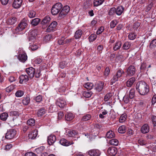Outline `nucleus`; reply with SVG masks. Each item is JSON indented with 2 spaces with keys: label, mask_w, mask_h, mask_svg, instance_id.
Masks as SVG:
<instances>
[{
  "label": "nucleus",
  "mask_w": 156,
  "mask_h": 156,
  "mask_svg": "<svg viewBox=\"0 0 156 156\" xmlns=\"http://www.w3.org/2000/svg\"><path fill=\"white\" fill-rule=\"evenodd\" d=\"M127 115L126 114H122L120 117L119 121L120 122H122L126 120Z\"/></svg>",
  "instance_id": "46"
},
{
  "label": "nucleus",
  "mask_w": 156,
  "mask_h": 156,
  "mask_svg": "<svg viewBox=\"0 0 156 156\" xmlns=\"http://www.w3.org/2000/svg\"><path fill=\"white\" fill-rule=\"evenodd\" d=\"M124 7L122 5L118 6L116 8V14L118 16L121 15L123 12Z\"/></svg>",
  "instance_id": "23"
},
{
  "label": "nucleus",
  "mask_w": 156,
  "mask_h": 156,
  "mask_svg": "<svg viewBox=\"0 0 156 156\" xmlns=\"http://www.w3.org/2000/svg\"><path fill=\"white\" fill-rule=\"evenodd\" d=\"M91 115L89 114L83 116L81 119V120L85 121L89 120L91 118Z\"/></svg>",
  "instance_id": "48"
},
{
  "label": "nucleus",
  "mask_w": 156,
  "mask_h": 156,
  "mask_svg": "<svg viewBox=\"0 0 156 156\" xmlns=\"http://www.w3.org/2000/svg\"><path fill=\"white\" fill-rule=\"evenodd\" d=\"M97 36L95 34H92L89 37V40L90 42L94 41L96 38Z\"/></svg>",
  "instance_id": "54"
},
{
  "label": "nucleus",
  "mask_w": 156,
  "mask_h": 156,
  "mask_svg": "<svg viewBox=\"0 0 156 156\" xmlns=\"http://www.w3.org/2000/svg\"><path fill=\"white\" fill-rule=\"evenodd\" d=\"M59 143L62 145L65 146H68L74 144L73 141H68L64 138L60 140Z\"/></svg>",
  "instance_id": "15"
},
{
  "label": "nucleus",
  "mask_w": 156,
  "mask_h": 156,
  "mask_svg": "<svg viewBox=\"0 0 156 156\" xmlns=\"http://www.w3.org/2000/svg\"><path fill=\"white\" fill-rule=\"evenodd\" d=\"M27 123L30 126H34L35 125V120L33 119H30L27 120Z\"/></svg>",
  "instance_id": "41"
},
{
  "label": "nucleus",
  "mask_w": 156,
  "mask_h": 156,
  "mask_svg": "<svg viewBox=\"0 0 156 156\" xmlns=\"http://www.w3.org/2000/svg\"><path fill=\"white\" fill-rule=\"evenodd\" d=\"M66 103L65 100L61 98H58L56 102V105L61 108L64 107Z\"/></svg>",
  "instance_id": "13"
},
{
  "label": "nucleus",
  "mask_w": 156,
  "mask_h": 156,
  "mask_svg": "<svg viewBox=\"0 0 156 156\" xmlns=\"http://www.w3.org/2000/svg\"><path fill=\"white\" fill-rule=\"evenodd\" d=\"M56 110V106L55 105H51L48 108V111L51 113L55 112Z\"/></svg>",
  "instance_id": "38"
},
{
  "label": "nucleus",
  "mask_w": 156,
  "mask_h": 156,
  "mask_svg": "<svg viewBox=\"0 0 156 156\" xmlns=\"http://www.w3.org/2000/svg\"><path fill=\"white\" fill-rule=\"evenodd\" d=\"M25 156H37V155L32 152H29L25 154Z\"/></svg>",
  "instance_id": "64"
},
{
  "label": "nucleus",
  "mask_w": 156,
  "mask_h": 156,
  "mask_svg": "<svg viewBox=\"0 0 156 156\" xmlns=\"http://www.w3.org/2000/svg\"><path fill=\"white\" fill-rule=\"evenodd\" d=\"M92 94V93L91 92H85L83 93V94L85 97L87 98H89L91 96Z\"/></svg>",
  "instance_id": "61"
},
{
  "label": "nucleus",
  "mask_w": 156,
  "mask_h": 156,
  "mask_svg": "<svg viewBox=\"0 0 156 156\" xmlns=\"http://www.w3.org/2000/svg\"><path fill=\"white\" fill-rule=\"evenodd\" d=\"M23 94L24 92L20 90L17 91L15 93L16 96L18 97H21L23 96Z\"/></svg>",
  "instance_id": "53"
},
{
  "label": "nucleus",
  "mask_w": 156,
  "mask_h": 156,
  "mask_svg": "<svg viewBox=\"0 0 156 156\" xmlns=\"http://www.w3.org/2000/svg\"><path fill=\"white\" fill-rule=\"evenodd\" d=\"M122 43L120 41H118L115 44L113 47V49L114 51H116L119 49L121 46Z\"/></svg>",
  "instance_id": "27"
},
{
  "label": "nucleus",
  "mask_w": 156,
  "mask_h": 156,
  "mask_svg": "<svg viewBox=\"0 0 156 156\" xmlns=\"http://www.w3.org/2000/svg\"><path fill=\"white\" fill-rule=\"evenodd\" d=\"M77 132L75 130H70L67 133L68 136L70 137H74L75 136L77 135Z\"/></svg>",
  "instance_id": "35"
},
{
  "label": "nucleus",
  "mask_w": 156,
  "mask_h": 156,
  "mask_svg": "<svg viewBox=\"0 0 156 156\" xmlns=\"http://www.w3.org/2000/svg\"><path fill=\"white\" fill-rule=\"evenodd\" d=\"M28 25V21L25 19H24L19 24L18 26L16 28L15 32L16 34L19 33L25 29Z\"/></svg>",
  "instance_id": "2"
},
{
  "label": "nucleus",
  "mask_w": 156,
  "mask_h": 156,
  "mask_svg": "<svg viewBox=\"0 0 156 156\" xmlns=\"http://www.w3.org/2000/svg\"><path fill=\"white\" fill-rule=\"evenodd\" d=\"M37 35V31L36 30L30 31L28 33V37L29 41L34 39Z\"/></svg>",
  "instance_id": "10"
},
{
  "label": "nucleus",
  "mask_w": 156,
  "mask_h": 156,
  "mask_svg": "<svg viewBox=\"0 0 156 156\" xmlns=\"http://www.w3.org/2000/svg\"><path fill=\"white\" fill-rule=\"evenodd\" d=\"M115 134L112 131H109L107 132L106 134V137L108 138H112L115 137Z\"/></svg>",
  "instance_id": "31"
},
{
  "label": "nucleus",
  "mask_w": 156,
  "mask_h": 156,
  "mask_svg": "<svg viewBox=\"0 0 156 156\" xmlns=\"http://www.w3.org/2000/svg\"><path fill=\"white\" fill-rule=\"evenodd\" d=\"M141 131L144 134L146 133L149 132V127L147 124H145L141 127Z\"/></svg>",
  "instance_id": "18"
},
{
  "label": "nucleus",
  "mask_w": 156,
  "mask_h": 156,
  "mask_svg": "<svg viewBox=\"0 0 156 156\" xmlns=\"http://www.w3.org/2000/svg\"><path fill=\"white\" fill-rule=\"evenodd\" d=\"M116 13V8H111L108 11V14L110 16H113Z\"/></svg>",
  "instance_id": "39"
},
{
  "label": "nucleus",
  "mask_w": 156,
  "mask_h": 156,
  "mask_svg": "<svg viewBox=\"0 0 156 156\" xmlns=\"http://www.w3.org/2000/svg\"><path fill=\"white\" fill-rule=\"evenodd\" d=\"M109 143L112 145L117 146L119 144L118 140L116 139H112L109 141Z\"/></svg>",
  "instance_id": "37"
},
{
  "label": "nucleus",
  "mask_w": 156,
  "mask_h": 156,
  "mask_svg": "<svg viewBox=\"0 0 156 156\" xmlns=\"http://www.w3.org/2000/svg\"><path fill=\"white\" fill-rule=\"evenodd\" d=\"M59 12L60 11H59L58 9H57L54 7L52 6V7L51 12L52 15H56L58 14Z\"/></svg>",
  "instance_id": "47"
},
{
  "label": "nucleus",
  "mask_w": 156,
  "mask_h": 156,
  "mask_svg": "<svg viewBox=\"0 0 156 156\" xmlns=\"http://www.w3.org/2000/svg\"><path fill=\"white\" fill-rule=\"evenodd\" d=\"M58 43L59 45H63L65 44L64 37H62L58 40Z\"/></svg>",
  "instance_id": "60"
},
{
  "label": "nucleus",
  "mask_w": 156,
  "mask_h": 156,
  "mask_svg": "<svg viewBox=\"0 0 156 156\" xmlns=\"http://www.w3.org/2000/svg\"><path fill=\"white\" fill-rule=\"evenodd\" d=\"M136 68L134 66H130L126 69V75L129 76L134 75L136 73Z\"/></svg>",
  "instance_id": "6"
},
{
  "label": "nucleus",
  "mask_w": 156,
  "mask_h": 156,
  "mask_svg": "<svg viewBox=\"0 0 156 156\" xmlns=\"http://www.w3.org/2000/svg\"><path fill=\"white\" fill-rule=\"evenodd\" d=\"M135 96V90L134 88H132L129 91V98L130 99H133Z\"/></svg>",
  "instance_id": "40"
},
{
  "label": "nucleus",
  "mask_w": 156,
  "mask_h": 156,
  "mask_svg": "<svg viewBox=\"0 0 156 156\" xmlns=\"http://www.w3.org/2000/svg\"><path fill=\"white\" fill-rule=\"evenodd\" d=\"M135 81V78L134 77H132L130 78L126 83V87H131Z\"/></svg>",
  "instance_id": "19"
},
{
  "label": "nucleus",
  "mask_w": 156,
  "mask_h": 156,
  "mask_svg": "<svg viewBox=\"0 0 156 156\" xmlns=\"http://www.w3.org/2000/svg\"><path fill=\"white\" fill-rule=\"evenodd\" d=\"M104 83L102 82H99L95 85L94 89L96 93L100 92L102 90L104 87Z\"/></svg>",
  "instance_id": "12"
},
{
  "label": "nucleus",
  "mask_w": 156,
  "mask_h": 156,
  "mask_svg": "<svg viewBox=\"0 0 156 156\" xmlns=\"http://www.w3.org/2000/svg\"><path fill=\"white\" fill-rule=\"evenodd\" d=\"M74 117V115L71 113H67L66 115L65 118L67 121H70L72 120Z\"/></svg>",
  "instance_id": "26"
},
{
  "label": "nucleus",
  "mask_w": 156,
  "mask_h": 156,
  "mask_svg": "<svg viewBox=\"0 0 156 156\" xmlns=\"http://www.w3.org/2000/svg\"><path fill=\"white\" fill-rule=\"evenodd\" d=\"M136 89L140 94L142 95L147 94L149 91V86L143 81H139L136 83Z\"/></svg>",
  "instance_id": "1"
},
{
  "label": "nucleus",
  "mask_w": 156,
  "mask_h": 156,
  "mask_svg": "<svg viewBox=\"0 0 156 156\" xmlns=\"http://www.w3.org/2000/svg\"><path fill=\"white\" fill-rule=\"evenodd\" d=\"M28 77L27 75H22L20 77L19 83H25L28 80Z\"/></svg>",
  "instance_id": "20"
},
{
  "label": "nucleus",
  "mask_w": 156,
  "mask_h": 156,
  "mask_svg": "<svg viewBox=\"0 0 156 156\" xmlns=\"http://www.w3.org/2000/svg\"><path fill=\"white\" fill-rule=\"evenodd\" d=\"M118 22L116 20H114L112 21L110 23V27L111 28H113L115 27V26L117 24Z\"/></svg>",
  "instance_id": "55"
},
{
  "label": "nucleus",
  "mask_w": 156,
  "mask_h": 156,
  "mask_svg": "<svg viewBox=\"0 0 156 156\" xmlns=\"http://www.w3.org/2000/svg\"><path fill=\"white\" fill-rule=\"evenodd\" d=\"M70 10V7L68 5L64 6L59 14L58 17L61 19L65 17Z\"/></svg>",
  "instance_id": "4"
},
{
  "label": "nucleus",
  "mask_w": 156,
  "mask_h": 156,
  "mask_svg": "<svg viewBox=\"0 0 156 156\" xmlns=\"http://www.w3.org/2000/svg\"><path fill=\"white\" fill-rule=\"evenodd\" d=\"M26 71L29 77L30 78H32L34 76L35 70L33 67H31L27 68Z\"/></svg>",
  "instance_id": "9"
},
{
  "label": "nucleus",
  "mask_w": 156,
  "mask_h": 156,
  "mask_svg": "<svg viewBox=\"0 0 156 156\" xmlns=\"http://www.w3.org/2000/svg\"><path fill=\"white\" fill-rule=\"evenodd\" d=\"M136 37V34L134 33H130L128 35V38L129 39L131 40H133Z\"/></svg>",
  "instance_id": "51"
},
{
  "label": "nucleus",
  "mask_w": 156,
  "mask_h": 156,
  "mask_svg": "<svg viewBox=\"0 0 156 156\" xmlns=\"http://www.w3.org/2000/svg\"><path fill=\"white\" fill-rule=\"evenodd\" d=\"M41 21L40 18H36L34 19L31 20V24L33 26H36L38 25Z\"/></svg>",
  "instance_id": "25"
},
{
  "label": "nucleus",
  "mask_w": 156,
  "mask_h": 156,
  "mask_svg": "<svg viewBox=\"0 0 156 156\" xmlns=\"http://www.w3.org/2000/svg\"><path fill=\"white\" fill-rule=\"evenodd\" d=\"M16 131L13 129L8 130L6 133L5 138L7 139H11L14 138L16 134Z\"/></svg>",
  "instance_id": "5"
},
{
  "label": "nucleus",
  "mask_w": 156,
  "mask_h": 156,
  "mask_svg": "<svg viewBox=\"0 0 156 156\" xmlns=\"http://www.w3.org/2000/svg\"><path fill=\"white\" fill-rule=\"evenodd\" d=\"M57 25V23L55 21H54L51 23L48 26L46 29V31L51 32L56 30V27Z\"/></svg>",
  "instance_id": "7"
},
{
  "label": "nucleus",
  "mask_w": 156,
  "mask_h": 156,
  "mask_svg": "<svg viewBox=\"0 0 156 156\" xmlns=\"http://www.w3.org/2000/svg\"><path fill=\"white\" fill-rule=\"evenodd\" d=\"M51 20V18L49 16L44 17L41 22V24L42 25H48Z\"/></svg>",
  "instance_id": "21"
},
{
  "label": "nucleus",
  "mask_w": 156,
  "mask_h": 156,
  "mask_svg": "<svg viewBox=\"0 0 156 156\" xmlns=\"http://www.w3.org/2000/svg\"><path fill=\"white\" fill-rule=\"evenodd\" d=\"M14 88L13 86H10L5 89L6 91L7 92H10Z\"/></svg>",
  "instance_id": "59"
},
{
  "label": "nucleus",
  "mask_w": 156,
  "mask_h": 156,
  "mask_svg": "<svg viewBox=\"0 0 156 156\" xmlns=\"http://www.w3.org/2000/svg\"><path fill=\"white\" fill-rule=\"evenodd\" d=\"M126 127L124 125L120 126L118 129V132L120 133H124L126 131Z\"/></svg>",
  "instance_id": "29"
},
{
  "label": "nucleus",
  "mask_w": 156,
  "mask_h": 156,
  "mask_svg": "<svg viewBox=\"0 0 156 156\" xmlns=\"http://www.w3.org/2000/svg\"><path fill=\"white\" fill-rule=\"evenodd\" d=\"M23 104L25 105H27L30 102V98L27 95L24 97L22 100Z\"/></svg>",
  "instance_id": "30"
},
{
  "label": "nucleus",
  "mask_w": 156,
  "mask_h": 156,
  "mask_svg": "<svg viewBox=\"0 0 156 156\" xmlns=\"http://www.w3.org/2000/svg\"><path fill=\"white\" fill-rule=\"evenodd\" d=\"M53 6L58 9L60 11L62 8V5L60 3H57L55 4Z\"/></svg>",
  "instance_id": "45"
},
{
  "label": "nucleus",
  "mask_w": 156,
  "mask_h": 156,
  "mask_svg": "<svg viewBox=\"0 0 156 156\" xmlns=\"http://www.w3.org/2000/svg\"><path fill=\"white\" fill-rule=\"evenodd\" d=\"M104 0H94V6H98L101 5Z\"/></svg>",
  "instance_id": "34"
},
{
  "label": "nucleus",
  "mask_w": 156,
  "mask_h": 156,
  "mask_svg": "<svg viewBox=\"0 0 156 156\" xmlns=\"http://www.w3.org/2000/svg\"><path fill=\"white\" fill-rule=\"evenodd\" d=\"M87 153L90 156H99L101 154V153L98 149H93L88 151Z\"/></svg>",
  "instance_id": "8"
},
{
  "label": "nucleus",
  "mask_w": 156,
  "mask_h": 156,
  "mask_svg": "<svg viewBox=\"0 0 156 156\" xmlns=\"http://www.w3.org/2000/svg\"><path fill=\"white\" fill-rule=\"evenodd\" d=\"M82 31L80 30H77L75 33L74 37L76 39H78L80 38L82 34Z\"/></svg>",
  "instance_id": "28"
},
{
  "label": "nucleus",
  "mask_w": 156,
  "mask_h": 156,
  "mask_svg": "<svg viewBox=\"0 0 156 156\" xmlns=\"http://www.w3.org/2000/svg\"><path fill=\"white\" fill-rule=\"evenodd\" d=\"M19 113L16 111H11L10 112V115L12 116H16V117L19 115Z\"/></svg>",
  "instance_id": "56"
},
{
  "label": "nucleus",
  "mask_w": 156,
  "mask_h": 156,
  "mask_svg": "<svg viewBox=\"0 0 156 156\" xmlns=\"http://www.w3.org/2000/svg\"><path fill=\"white\" fill-rule=\"evenodd\" d=\"M117 152V149L114 147H111L108 148L107 151L108 154L109 156H114Z\"/></svg>",
  "instance_id": "11"
},
{
  "label": "nucleus",
  "mask_w": 156,
  "mask_h": 156,
  "mask_svg": "<svg viewBox=\"0 0 156 156\" xmlns=\"http://www.w3.org/2000/svg\"><path fill=\"white\" fill-rule=\"evenodd\" d=\"M22 0H14L12 4L13 7L16 9L19 8L22 5Z\"/></svg>",
  "instance_id": "17"
},
{
  "label": "nucleus",
  "mask_w": 156,
  "mask_h": 156,
  "mask_svg": "<svg viewBox=\"0 0 156 156\" xmlns=\"http://www.w3.org/2000/svg\"><path fill=\"white\" fill-rule=\"evenodd\" d=\"M66 64L67 63L65 61H63L59 63V67L60 68L62 69L66 66Z\"/></svg>",
  "instance_id": "57"
},
{
  "label": "nucleus",
  "mask_w": 156,
  "mask_h": 156,
  "mask_svg": "<svg viewBox=\"0 0 156 156\" xmlns=\"http://www.w3.org/2000/svg\"><path fill=\"white\" fill-rule=\"evenodd\" d=\"M28 15L30 18H34L35 16L36 12L33 10H30L29 12Z\"/></svg>",
  "instance_id": "52"
},
{
  "label": "nucleus",
  "mask_w": 156,
  "mask_h": 156,
  "mask_svg": "<svg viewBox=\"0 0 156 156\" xmlns=\"http://www.w3.org/2000/svg\"><path fill=\"white\" fill-rule=\"evenodd\" d=\"M104 30V27L102 26L99 29H98L97 31L96 34L98 35L101 34L102 32H103Z\"/></svg>",
  "instance_id": "62"
},
{
  "label": "nucleus",
  "mask_w": 156,
  "mask_h": 156,
  "mask_svg": "<svg viewBox=\"0 0 156 156\" xmlns=\"http://www.w3.org/2000/svg\"><path fill=\"white\" fill-rule=\"evenodd\" d=\"M37 131L34 130L29 133L28 135V139H34L37 136Z\"/></svg>",
  "instance_id": "16"
},
{
  "label": "nucleus",
  "mask_w": 156,
  "mask_h": 156,
  "mask_svg": "<svg viewBox=\"0 0 156 156\" xmlns=\"http://www.w3.org/2000/svg\"><path fill=\"white\" fill-rule=\"evenodd\" d=\"M45 109L43 108H40L37 112V115L38 116H41L44 115L46 112Z\"/></svg>",
  "instance_id": "36"
},
{
  "label": "nucleus",
  "mask_w": 156,
  "mask_h": 156,
  "mask_svg": "<svg viewBox=\"0 0 156 156\" xmlns=\"http://www.w3.org/2000/svg\"><path fill=\"white\" fill-rule=\"evenodd\" d=\"M156 47V39H155L151 41L149 47L151 49H153Z\"/></svg>",
  "instance_id": "43"
},
{
  "label": "nucleus",
  "mask_w": 156,
  "mask_h": 156,
  "mask_svg": "<svg viewBox=\"0 0 156 156\" xmlns=\"http://www.w3.org/2000/svg\"><path fill=\"white\" fill-rule=\"evenodd\" d=\"M52 38V37L50 34H48L46 35L44 37V40L46 41H48L50 40Z\"/></svg>",
  "instance_id": "63"
},
{
  "label": "nucleus",
  "mask_w": 156,
  "mask_h": 156,
  "mask_svg": "<svg viewBox=\"0 0 156 156\" xmlns=\"http://www.w3.org/2000/svg\"><path fill=\"white\" fill-rule=\"evenodd\" d=\"M18 58L19 60L22 62H24L27 59V56L25 53L20 54L18 55Z\"/></svg>",
  "instance_id": "22"
},
{
  "label": "nucleus",
  "mask_w": 156,
  "mask_h": 156,
  "mask_svg": "<svg viewBox=\"0 0 156 156\" xmlns=\"http://www.w3.org/2000/svg\"><path fill=\"white\" fill-rule=\"evenodd\" d=\"M124 73V71L122 69H118L115 74L113 76L111 80V84L112 85L116 81H117L118 79L120 78L122 76V75Z\"/></svg>",
  "instance_id": "3"
},
{
  "label": "nucleus",
  "mask_w": 156,
  "mask_h": 156,
  "mask_svg": "<svg viewBox=\"0 0 156 156\" xmlns=\"http://www.w3.org/2000/svg\"><path fill=\"white\" fill-rule=\"evenodd\" d=\"M38 48V46L35 44L33 43L30 45L29 48L32 50L34 51L37 50Z\"/></svg>",
  "instance_id": "50"
},
{
  "label": "nucleus",
  "mask_w": 156,
  "mask_h": 156,
  "mask_svg": "<svg viewBox=\"0 0 156 156\" xmlns=\"http://www.w3.org/2000/svg\"><path fill=\"white\" fill-rule=\"evenodd\" d=\"M56 140L55 136L54 135H51L48 137L47 142L49 145H52Z\"/></svg>",
  "instance_id": "14"
},
{
  "label": "nucleus",
  "mask_w": 156,
  "mask_h": 156,
  "mask_svg": "<svg viewBox=\"0 0 156 156\" xmlns=\"http://www.w3.org/2000/svg\"><path fill=\"white\" fill-rule=\"evenodd\" d=\"M8 117V114L5 112L2 113L0 116L1 119L3 121H5L7 119Z\"/></svg>",
  "instance_id": "42"
},
{
  "label": "nucleus",
  "mask_w": 156,
  "mask_h": 156,
  "mask_svg": "<svg viewBox=\"0 0 156 156\" xmlns=\"http://www.w3.org/2000/svg\"><path fill=\"white\" fill-rule=\"evenodd\" d=\"M112 95L111 93L107 94L105 96L104 100L105 101H108L112 96Z\"/></svg>",
  "instance_id": "58"
},
{
  "label": "nucleus",
  "mask_w": 156,
  "mask_h": 156,
  "mask_svg": "<svg viewBox=\"0 0 156 156\" xmlns=\"http://www.w3.org/2000/svg\"><path fill=\"white\" fill-rule=\"evenodd\" d=\"M151 67L150 65H147L146 63H142L140 67V71L141 72H144L148 68Z\"/></svg>",
  "instance_id": "24"
},
{
  "label": "nucleus",
  "mask_w": 156,
  "mask_h": 156,
  "mask_svg": "<svg viewBox=\"0 0 156 156\" xmlns=\"http://www.w3.org/2000/svg\"><path fill=\"white\" fill-rule=\"evenodd\" d=\"M131 46V44L129 42H126L123 45L122 48L124 50L129 49Z\"/></svg>",
  "instance_id": "33"
},
{
  "label": "nucleus",
  "mask_w": 156,
  "mask_h": 156,
  "mask_svg": "<svg viewBox=\"0 0 156 156\" xmlns=\"http://www.w3.org/2000/svg\"><path fill=\"white\" fill-rule=\"evenodd\" d=\"M45 147L42 146L39 147L35 149L36 152L38 154H40L43 152V150L44 149Z\"/></svg>",
  "instance_id": "49"
},
{
  "label": "nucleus",
  "mask_w": 156,
  "mask_h": 156,
  "mask_svg": "<svg viewBox=\"0 0 156 156\" xmlns=\"http://www.w3.org/2000/svg\"><path fill=\"white\" fill-rule=\"evenodd\" d=\"M16 21V17H12L10 18L8 20V23L10 25L14 24Z\"/></svg>",
  "instance_id": "32"
},
{
  "label": "nucleus",
  "mask_w": 156,
  "mask_h": 156,
  "mask_svg": "<svg viewBox=\"0 0 156 156\" xmlns=\"http://www.w3.org/2000/svg\"><path fill=\"white\" fill-rule=\"evenodd\" d=\"M93 86V84L91 83H86L84 85V87L88 90H91Z\"/></svg>",
  "instance_id": "44"
}]
</instances>
